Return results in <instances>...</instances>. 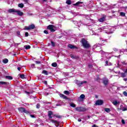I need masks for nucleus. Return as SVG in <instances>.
I'll list each match as a JSON object with an SVG mask.
<instances>
[{
	"mask_svg": "<svg viewBox=\"0 0 127 127\" xmlns=\"http://www.w3.org/2000/svg\"><path fill=\"white\" fill-rule=\"evenodd\" d=\"M81 43L84 48H89V47H91L90 44L88 43V41H87L85 39H82Z\"/></svg>",
	"mask_w": 127,
	"mask_h": 127,
	"instance_id": "1",
	"label": "nucleus"
},
{
	"mask_svg": "<svg viewBox=\"0 0 127 127\" xmlns=\"http://www.w3.org/2000/svg\"><path fill=\"white\" fill-rule=\"evenodd\" d=\"M48 117L49 119H52L53 117H56V118H58V119H61V116L54 115L53 112L50 111L48 112Z\"/></svg>",
	"mask_w": 127,
	"mask_h": 127,
	"instance_id": "2",
	"label": "nucleus"
},
{
	"mask_svg": "<svg viewBox=\"0 0 127 127\" xmlns=\"http://www.w3.org/2000/svg\"><path fill=\"white\" fill-rule=\"evenodd\" d=\"M35 28V25L34 24H32L29 26H25L24 28V30H31Z\"/></svg>",
	"mask_w": 127,
	"mask_h": 127,
	"instance_id": "3",
	"label": "nucleus"
},
{
	"mask_svg": "<svg viewBox=\"0 0 127 127\" xmlns=\"http://www.w3.org/2000/svg\"><path fill=\"white\" fill-rule=\"evenodd\" d=\"M75 111H77V112H86L87 109L84 107H78L75 108Z\"/></svg>",
	"mask_w": 127,
	"mask_h": 127,
	"instance_id": "4",
	"label": "nucleus"
},
{
	"mask_svg": "<svg viewBox=\"0 0 127 127\" xmlns=\"http://www.w3.org/2000/svg\"><path fill=\"white\" fill-rule=\"evenodd\" d=\"M54 25H49L47 27V29H49L50 30L51 32H54L55 31V29H54Z\"/></svg>",
	"mask_w": 127,
	"mask_h": 127,
	"instance_id": "5",
	"label": "nucleus"
},
{
	"mask_svg": "<svg viewBox=\"0 0 127 127\" xmlns=\"http://www.w3.org/2000/svg\"><path fill=\"white\" fill-rule=\"evenodd\" d=\"M18 111L20 112V113H25V114H29V112L26 111L24 108H19Z\"/></svg>",
	"mask_w": 127,
	"mask_h": 127,
	"instance_id": "6",
	"label": "nucleus"
},
{
	"mask_svg": "<svg viewBox=\"0 0 127 127\" xmlns=\"http://www.w3.org/2000/svg\"><path fill=\"white\" fill-rule=\"evenodd\" d=\"M103 104H104V101L101 99L97 100L95 103V105H96V106H102Z\"/></svg>",
	"mask_w": 127,
	"mask_h": 127,
	"instance_id": "7",
	"label": "nucleus"
},
{
	"mask_svg": "<svg viewBox=\"0 0 127 127\" xmlns=\"http://www.w3.org/2000/svg\"><path fill=\"white\" fill-rule=\"evenodd\" d=\"M51 123H52L53 124H55V126L56 127H58V126H59V122L58 121L56 120H54L52 119H51Z\"/></svg>",
	"mask_w": 127,
	"mask_h": 127,
	"instance_id": "8",
	"label": "nucleus"
},
{
	"mask_svg": "<svg viewBox=\"0 0 127 127\" xmlns=\"http://www.w3.org/2000/svg\"><path fill=\"white\" fill-rule=\"evenodd\" d=\"M68 47L69 48H70V49H78V48L74 45H72L71 44H69L68 45Z\"/></svg>",
	"mask_w": 127,
	"mask_h": 127,
	"instance_id": "9",
	"label": "nucleus"
},
{
	"mask_svg": "<svg viewBox=\"0 0 127 127\" xmlns=\"http://www.w3.org/2000/svg\"><path fill=\"white\" fill-rule=\"evenodd\" d=\"M99 22H104L106 21V16H104L100 18L99 20Z\"/></svg>",
	"mask_w": 127,
	"mask_h": 127,
	"instance_id": "10",
	"label": "nucleus"
},
{
	"mask_svg": "<svg viewBox=\"0 0 127 127\" xmlns=\"http://www.w3.org/2000/svg\"><path fill=\"white\" fill-rule=\"evenodd\" d=\"M16 12L17 13L18 15H19L20 16H22V15H23V12H21L20 10H16Z\"/></svg>",
	"mask_w": 127,
	"mask_h": 127,
	"instance_id": "11",
	"label": "nucleus"
},
{
	"mask_svg": "<svg viewBox=\"0 0 127 127\" xmlns=\"http://www.w3.org/2000/svg\"><path fill=\"white\" fill-rule=\"evenodd\" d=\"M8 12H9V13H11L12 12H16V9L13 8L9 9L8 10Z\"/></svg>",
	"mask_w": 127,
	"mask_h": 127,
	"instance_id": "12",
	"label": "nucleus"
},
{
	"mask_svg": "<svg viewBox=\"0 0 127 127\" xmlns=\"http://www.w3.org/2000/svg\"><path fill=\"white\" fill-rule=\"evenodd\" d=\"M60 96L61 98H63V99H64V100H68L67 96H65L64 94H60Z\"/></svg>",
	"mask_w": 127,
	"mask_h": 127,
	"instance_id": "13",
	"label": "nucleus"
},
{
	"mask_svg": "<svg viewBox=\"0 0 127 127\" xmlns=\"http://www.w3.org/2000/svg\"><path fill=\"white\" fill-rule=\"evenodd\" d=\"M87 81H79L77 82V84L79 85V86H81V85H83V84H86Z\"/></svg>",
	"mask_w": 127,
	"mask_h": 127,
	"instance_id": "14",
	"label": "nucleus"
},
{
	"mask_svg": "<svg viewBox=\"0 0 127 127\" xmlns=\"http://www.w3.org/2000/svg\"><path fill=\"white\" fill-rule=\"evenodd\" d=\"M112 103L114 106H117V105H120V102H118L117 100L114 101Z\"/></svg>",
	"mask_w": 127,
	"mask_h": 127,
	"instance_id": "15",
	"label": "nucleus"
},
{
	"mask_svg": "<svg viewBox=\"0 0 127 127\" xmlns=\"http://www.w3.org/2000/svg\"><path fill=\"white\" fill-rule=\"evenodd\" d=\"M69 105L70 107H72V108H75L76 107V104H74V103H70Z\"/></svg>",
	"mask_w": 127,
	"mask_h": 127,
	"instance_id": "16",
	"label": "nucleus"
},
{
	"mask_svg": "<svg viewBox=\"0 0 127 127\" xmlns=\"http://www.w3.org/2000/svg\"><path fill=\"white\" fill-rule=\"evenodd\" d=\"M103 83L104 85H108V83H109V80L108 79H104L103 80Z\"/></svg>",
	"mask_w": 127,
	"mask_h": 127,
	"instance_id": "17",
	"label": "nucleus"
},
{
	"mask_svg": "<svg viewBox=\"0 0 127 127\" xmlns=\"http://www.w3.org/2000/svg\"><path fill=\"white\" fill-rule=\"evenodd\" d=\"M18 5L19 7H20L21 8H23V7H24V5L22 3H19Z\"/></svg>",
	"mask_w": 127,
	"mask_h": 127,
	"instance_id": "18",
	"label": "nucleus"
},
{
	"mask_svg": "<svg viewBox=\"0 0 127 127\" xmlns=\"http://www.w3.org/2000/svg\"><path fill=\"white\" fill-rule=\"evenodd\" d=\"M121 77H122V78H125V77H127V74H126V72L121 73Z\"/></svg>",
	"mask_w": 127,
	"mask_h": 127,
	"instance_id": "19",
	"label": "nucleus"
},
{
	"mask_svg": "<svg viewBox=\"0 0 127 127\" xmlns=\"http://www.w3.org/2000/svg\"><path fill=\"white\" fill-rule=\"evenodd\" d=\"M6 79H8V80H12V77L9 75H7L5 76Z\"/></svg>",
	"mask_w": 127,
	"mask_h": 127,
	"instance_id": "20",
	"label": "nucleus"
},
{
	"mask_svg": "<svg viewBox=\"0 0 127 127\" xmlns=\"http://www.w3.org/2000/svg\"><path fill=\"white\" fill-rule=\"evenodd\" d=\"M79 99H81V100H84V99H85V95L84 94H81L79 97Z\"/></svg>",
	"mask_w": 127,
	"mask_h": 127,
	"instance_id": "21",
	"label": "nucleus"
},
{
	"mask_svg": "<svg viewBox=\"0 0 127 127\" xmlns=\"http://www.w3.org/2000/svg\"><path fill=\"white\" fill-rule=\"evenodd\" d=\"M42 73V74H45V75H48V72L47 71V70H43Z\"/></svg>",
	"mask_w": 127,
	"mask_h": 127,
	"instance_id": "22",
	"label": "nucleus"
},
{
	"mask_svg": "<svg viewBox=\"0 0 127 127\" xmlns=\"http://www.w3.org/2000/svg\"><path fill=\"white\" fill-rule=\"evenodd\" d=\"M104 111L106 112V113H110V112H111V110L109 108H105Z\"/></svg>",
	"mask_w": 127,
	"mask_h": 127,
	"instance_id": "23",
	"label": "nucleus"
},
{
	"mask_svg": "<svg viewBox=\"0 0 127 127\" xmlns=\"http://www.w3.org/2000/svg\"><path fill=\"white\" fill-rule=\"evenodd\" d=\"M3 63H4V64H6V63H8V60H7V59L3 60Z\"/></svg>",
	"mask_w": 127,
	"mask_h": 127,
	"instance_id": "24",
	"label": "nucleus"
},
{
	"mask_svg": "<svg viewBox=\"0 0 127 127\" xmlns=\"http://www.w3.org/2000/svg\"><path fill=\"white\" fill-rule=\"evenodd\" d=\"M71 0H66V3H67V4H71Z\"/></svg>",
	"mask_w": 127,
	"mask_h": 127,
	"instance_id": "25",
	"label": "nucleus"
},
{
	"mask_svg": "<svg viewBox=\"0 0 127 127\" xmlns=\"http://www.w3.org/2000/svg\"><path fill=\"white\" fill-rule=\"evenodd\" d=\"M52 66H53V67H57V63H52Z\"/></svg>",
	"mask_w": 127,
	"mask_h": 127,
	"instance_id": "26",
	"label": "nucleus"
},
{
	"mask_svg": "<svg viewBox=\"0 0 127 127\" xmlns=\"http://www.w3.org/2000/svg\"><path fill=\"white\" fill-rule=\"evenodd\" d=\"M7 83L4 82V81H0V85H6Z\"/></svg>",
	"mask_w": 127,
	"mask_h": 127,
	"instance_id": "27",
	"label": "nucleus"
},
{
	"mask_svg": "<svg viewBox=\"0 0 127 127\" xmlns=\"http://www.w3.org/2000/svg\"><path fill=\"white\" fill-rule=\"evenodd\" d=\"M80 3H82V2H80V1H78L76 3L74 4V5H76L77 6L79 5V4H80Z\"/></svg>",
	"mask_w": 127,
	"mask_h": 127,
	"instance_id": "28",
	"label": "nucleus"
},
{
	"mask_svg": "<svg viewBox=\"0 0 127 127\" xmlns=\"http://www.w3.org/2000/svg\"><path fill=\"white\" fill-rule=\"evenodd\" d=\"M64 94H65V95H69L70 94V92H69L67 90H65L64 92Z\"/></svg>",
	"mask_w": 127,
	"mask_h": 127,
	"instance_id": "29",
	"label": "nucleus"
},
{
	"mask_svg": "<svg viewBox=\"0 0 127 127\" xmlns=\"http://www.w3.org/2000/svg\"><path fill=\"white\" fill-rule=\"evenodd\" d=\"M120 15H121V16H126V13L121 12L120 13Z\"/></svg>",
	"mask_w": 127,
	"mask_h": 127,
	"instance_id": "30",
	"label": "nucleus"
},
{
	"mask_svg": "<svg viewBox=\"0 0 127 127\" xmlns=\"http://www.w3.org/2000/svg\"><path fill=\"white\" fill-rule=\"evenodd\" d=\"M25 49H26V50L30 49V46L26 45L25 46Z\"/></svg>",
	"mask_w": 127,
	"mask_h": 127,
	"instance_id": "31",
	"label": "nucleus"
},
{
	"mask_svg": "<svg viewBox=\"0 0 127 127\" xmlns=\"http://www.w3.org/2000/svg\"><path fill=\"white\" fill-rule=\"evenodd\" d=\"M20 77L21 79H24V74H19Z\"/></svg>",
	"mask_w": 127,
	"mask_h": 127,
	"instance_id": "32",
	"label": "nucleus"
},
{
	"mask_svg": "<svg viewBox=\"0 0 127 127\" xmlns=\"http://www.w3.org/2000/svg\"><path fill=\"white\" fill-rule=\"evenodd\" d=\"M51 45L53 46V47H55V43H54V42L52 41L51 42Z\"/></svg>",
	"mask_w": 127,
	"mask_h": 127,
	"instance_id": "33",
	"label": "nucleus"
},
{
	"mask_svg": "<svg viewBox=\"0 0 127 127\" xmlns=\"http://www.w3.org/2000/svg\"><path fill=\"white\" fill-rule=\"evenodd\" d=\"M123 95H124L125 97H127V91L123 92Z\"/></svg>",
	"mask_w": 127,
	"mask_h": 127,
	"instance_id": "34",
	"label": "nucleus"
},
{
	"mask_svg": "<svg viewBox=\"0 0 127 127\" xmlns=\"http://www.w3.org/2000/svg\"><path fill=\"white\" fill-rule=\"evenodd\" d=\"M29 35L28 32H25V37H27Z\"/></svg>",
	"mask_w": 127,
	"mask_h": 127,
	"instance_id": "35",
	"label": "nucleus"
},
{
	"mask_svg": "<svg viewBox=\"0 0 127 127\" xmlns=\"http://www.w3.org/2000/svg\"><path fill=\"white\" fill-rule=\"evenodd\" d=\"M36 108H37V109H39V108H40V104H37V105L36 106Z\"/></svg>",
	"mask_w": 127,
	"mask_h": 127,
	"instance_id": "36",
	"label": "nucleus"
},
{
	"mask_svg": "<svg viewBox=\"0 0 127 127\" xmlns=\"http://www.w3.org/2000/svg\"><path fill=\"white\" fill-rule=\"evenodd\" d=\"M36 64H40L41 62L40 61H35Z\"/></svg>",
	"mask_w": 127,
	"mask_h": 127,
	"instance_id": "37",
	"label": "nucleus"
},
{
	"mask_svg": "<svg viewBox=\"0 0 127 127\" xmlns=\"http://www.w3.org/2000/svg\"><path fill=\"white\" fill-rule=\"evenodd\" d=\"M71 58H72V59H74L75 58V56H73V55H70Z\"/></svg>",
	"mask_w": 127,
	"mask_h": 127,
	"instance_id": "38",
	"label": "nucleus"
},
{
	"mask_svg": "<svg viewBox=\"0 0 127 127\" xmlns=\"http://www.w3.org/2000/svg\"><path fill=\"white\" fill-rule=\"evenodd\" d=\"M44 32L45 34H48V31L46 30H44Z\"/></svg>",
	"mask_w": 127,
	"mask_h": 127,
	"instance_id": "39",
	"label": "nucleus"
},
{
	"mask_svg": "<svg viewBox=\"0 0 127 127\" xmlns=\"http://www.w3.org/2000/svg\"><path fill=\"white\" fill-rule=\"evenodd\" d=\"M23 1H24L25 3H28V0H23Z\"/></svg>",
	"mask_w": 127,
	"mask_h": 127,
	"instance_id": "40",
	"label": "nucleus"
},
{
	"mask_svg": "<svg viewBox=\"0 0 127 127\" xmlns=\"http://www.w3.org/2000/svg\"><path fill=\"white\" fill-rule=\"evenodd\" d=\"M113 50L114 51V52H117V51H118V49L117 48H114Z\"/></svg>",
	"mask_w": 127,
	"mask_h": 127,
	"instance_id": "41",
	"label": "nucleus"
},
{
	"mask_svg": "<svg viewBox=\"0 0 127 127\" xmlns=\"http://www.w3.org/2000/svg\"><path fill=\"white\" fill-rule=\"evenodd\" d=\"M122 124H123V125H125L126 124V122H125V120H124V119L122 120Z\"/></svg>",
	"mask_w": 127,
	"mask_h": 127,
	"instance_id": "42",
	"label": "nucleus"
},
{
	"mask_svg": "<svg viewBox=\"0 0 127 127\" xmlns=\"http://www.w3.org/2000/svg\"><path fill=\"white\" fill-rule=\"evenodd\" d=\"M127 108H123L122 109V111H127Z\"/></svg>",
	"mask_w": 127,
	"mask_h": 127,
	"instance_id": "43",
	"label": "nucleus"
},
{
	"mask_svg": "<svg viewBox=\"0 0 127 127\" xmlns=\"http://www.w3.org/2000/svg\"><path fill=\"white\" fill-rule=\"evenodd\" d=\"M44 84H45V85H47V81H45L43 82Z\"/></svg>",
	"mask_w": 127,
	"mask_h": 127,
	"instance_id": "44",
	"label": "nucleus"
},
{
	"mask_svg": "<svg viewBox=\"0 0 127 127\" xmlns=\"http://www.w3.org/2000/svg\"><path fill=\"white\" fill-rule=\"evenodd\" d=\"M35 66V65L34 64H32L31 65L32 68H34Z\"/></svg>",
	"mask_w": 127,
	"mask_h": 127,
	"instance_id": "45",
	"label": "nucleus"
},
{
	"mask_svg": "<svg viewBox=\"0 0 127 127\" xmlns=\"http://www.w3.org/2000/svg\"><path fill=\"white\" fill-rule=\"evenodd\" d=\"M30 117L31 118H35V117L34 116V115H30Z\"/></svg>",
	"mask_w": 127,
	"mask_h": 127,
	"instance_id": "46",
	"label": "nucleus"
},
{
	"mask_svg": "<svg viewBox=\"0 0 127 127\" xmlns=\"http://www.w3.org/2000/svg\"><path fill=\"white\" fill-rule=\"evenodd\" d=\"M17 69L18 70V71H20V70L21 69V68L19 67L17 68Z\"/></svg>",
	"mask_w": 127,
	"mask_h": 127,
	"instance_id": "47",
	"label": "nucleus"
},
{
	"mask_svg": "<svg viewBox=\"0 0 127 127\" xmlns=\"http://www.w3.org/2000/svg\"><path fill=\"white\" fill-rule=\"evenodd\" d=\"M92 127H98L96 125H93Z\"/></svg>",
	"mask_w": 127,
	"mask_h": 127,
	"instance_id": "48",
	"label": "nucleus"
},
{
	"mask_svg": "<svg viewBox=\"0 0 127 127\" xmlns=\"http://www.w3.org/2000/svg\"><path fill=\"white\" fill-rule=\"evenodd\" d=\"M20 44V43H17V44H15V45H16L17 46L18 45H19Z\"/></svg>",
	"mask_w": 127,
	"mask_h": 127,
	"instance_id": "49",
	"label": "nucleus"
},
{
	"mask_svg": "<svg viewBox=\"0 0 127 127\" xmlns=\"http://www.w3.org/2000/svg\"><path fill=\"white\" fill-rule=\"evenodd\" d=\"M78 122H82V120L79 119H78Z\"/></svg>",
	"mask_w": 127,
	"mask_h": 127,
	"instance_id": "50",
	"label": "nucleus"
},
{
	"mask_svg": "<svg viewBox=\"0 0 127 127\" xmlns=\"http://www.w3.org/2000/svg\"><path fill=\"white\" fill-rule=\"evenodd\" d=\"M106 65H108V64L109 63V62H108V61H107L106 62Z\"/></svg>",
	"mask_w": 127,
	"mask_h": 127,
	"instance_id": "51",
	"label": "nucleus"
},
{
	"mask_svg": "<svg viewBox=\"0 0 127 127\" xmlns=\"http://www.w3.org/2000/svg\"><path fill=\"white\" fill-rule=\"evenodd\" d=\"M44 104H45V103H46V104H50V103H49V102H44Z\"/></svg>",
	"mask_w": 127,
	"mask_h": 127,
	"instance_id": "52",
	"label": "nucleus"
},
{
	"mask_svg": "<svg viewBox=\"0 0 127 127\" xmlns=\"http://www.w3.org/2000/svg\"><path fill=\"white\" fill-rule=\"evenodd\" d=\"M124 80L125 81H127V78H124Z\"/></svg>",
	"mask_w": 127,
	"mask_h": 127,
	"instance_id": "53",
	"label": "nucleus"
},
{
	"mask_svg": "<svg viewBox=\"0 0 127 127\" xmlns=\"http://www.w3.org/2000/svg\"><path fill=\"white\" fill-rule=\"evenodd\" d=\"M124 51H125V52H127V49H125V50H124Z\"/></svg>",
	"mask_w": 127,
	"mask_h": 127,
	"instance_id": "54",
	"label": "nucleus"
},
{
	"mask_svg": "<svg viewBox=\"0 0 127 127\" xmlns=\"http://www.w3.org/2000/svg\"><path fill=\"white\" fill-rule=\"evenodd\" d=\"M43 1H47V0H43Z\"/></svg>",
	"mask_w": 127,
	"mask_h": 127,
	"instance_id": "55",
	"label": "nucleus"
},
{
	"mask_svg": "<svg viewBox=\"0 0 127 127\" xmlns=\"http://www.w3.org/2000/svg\"><path fill=\"white\" fill-rule=\"evenodd\" d=\"M26 93L28 95L29 94V92H26Z\"/></svg>",
	"mask_w": 127,
	"mask_h": 127,
	"instance_id": "56",
	"label": "nucleus"
},
{
	"mask_svg": "<svg viewBox=\"0 0 127 127\" xmlns=\"http://www.w3.org/2000/svg\"><path fill=\"white\" fill-rule=\"evenodd\" d=\"M88 119H90V116L87 117Z\"/></svg>",
	"mask_w": 127,
	"mask_h": 127,
	"instance_id": "57",
	"label": "nucleus"
},
{
	"mask_svg": "<svg viewBox=\"0 0 127 127\" xmlns=\"http://www.w3.org/2000/svg\"><path fill=\"white\" fill-rule=\"evenodd\" d=\"M56 106H59V104H56Z\"/></svg>",
	"mask_w": 127,
	"mask_h": 127,
	"instance_id": "58",
	"label": "nucleus"
}]
</instances>
